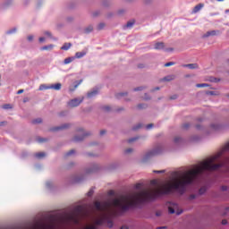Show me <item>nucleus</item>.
<instances>
[{
  "mask_svg": "<svg viewBox=\"0 0 229 229\" xmlns=\"http://www.w3.org/2000/svg\"><path fill=\"white\" fill-rule=\"evenodd\" d=\"M171 175V180L165 182H158L157 180H152L151 185L154 186L152 189L142 190V183H137L134 189L139 191L138 192H131L119 199H114L112 201H95L93 204L94 215L91 216V221L95 225L86 223L81 229H98L96 225H103L105 222H107L108 228H112L114 222L110 219V216L114 212L113 208L126 212V210L135 208L140 203L155 199V198H158L162 194H171L174 191L179 194H184L187 187L199 182V163L190 170L175 171Z\"/></svg>",
  "mask_w": 229,
  "mask_h": 229,
  "instance_id": "1",
  "label": "nucleus"
},
{
  "mask_svg": "<svg viewBox=\"0 0 229 229\" xmlns=\"http://www.w3.org/2000/svg\"><path fill=\"white\" fill-rule=\"evenodd\" d=\"M164 151V145L158 144L153 149L147 151L141 158L142 162H149L153 157H157V155H160Z\"/></svg>",
  "mask_w": 229,
  "mask_h": 229,
  "instance_id": "2",
  "label": "nucleus"
},
{
  "mask_svg": "<svg viewBox=\"0 0 229 229\" xmlns=\"http://www.w3.org/2000/svg\"><path fill=\"white\" fill-rule=\"evenodd\" d=\"M78 133H82V135H75L72 138V141L73 142H81V140H84L85 137H90V135H92L91 131H89L83 128V127H79L77 129Z\"/></svg>",
  "mask_w": 229,
  "mask_h": 229,
  "instance_id": "3",
  "label": "nucleus"
},
{
  "mask_svg": "<svg viewBox=\"0 0 229 229\" xmlns=\"http://www.w3.org/2000/svg\"><path fill=\"white\" fill-rule=\"evenodd\" d=\"M226 127L223 123H213L209 125L208 129L206 130V133L210 135V133H214V131H221L225 130Z\"/></svg>",
  "mask_w": 229,
  "mask_h": 229,
  "instance_id": "4",
  "label": "nucleus"
},
{
  "mask_svg": "<svg viewBox=\"0 0 229 229\" xmlns=\"http://www.w3.org/2000/svg\"><path fill=\"white\" fill-rule=\"evenodd\" d=\"M169 214H176V216H180L183 213V210L180 209V206L176 203H173L168 207Z\"/></svg>",
  "mask_w": 229,
  "mask_h": 229,
  "instance_id": "5",
  "label": "nucleus"
},
{
  "mask_svg": "<svg viewBox=\"0 0 229 229\" xmlns=\"http://www.w3.org/2000/svg\"><path fill=\"white\" fill-rule=\"evenodd\" d=\"M83 99H85L83 97L79 98L71 99L68 102V106H70L71 108H76V106H80V105H81V103H83Z\"/></svg>",
  "mask_w": 229,
  "mask_h": 229,
  "instance_id": "6",
  "label": "nucleus"
},
{
  "mask_svg": "<svg viewBox=\"0 0 229 229\" xmlns=\"http://www.w3.org/2000/svg\"><path fill=\"white\" fill-rule=\"evenodd\" d=\"M71 123H63L59 126H55L50 129V131H62L64 130H69Z\"/></svg>",
  "mask_w": 229,
  "mask_h": 229,
  "instance_id": "7",
  "label": "nucleus"
},
{
  "mask_svg": "<svg viewBox=\"0 0 229 229\" xmlns=\"http://www.w3.org/2000/svg\"><path fill=\"white\" fill-rule=\"evenodd\" d=\"M13 5V0H4L1 4L0 8L1 10H8L10 6Z\"/></svg>",
  "mask_w": 229,
  "mask_h": 229,
  "instance_id": "8",
  "label": "nucleus"
},
{
  "mask_svg": "<svg viewBox=\"0 0 229 229\" xmlns=\"http://www.w3.org/2000/svg\"><path fill=\"white\" fill-rule=\"evenodd\" d=\"M99 169V165L96 164V163H93L90 165L89 167H88L86 169V173L87 174H90V173H96V171H98Z\"/></svg>",
  "mask_w": 229,
  "mask_h": 229,
  "instance_id": "9",
  "label": "nucleus"
},
{
  "mask_svg": "<svg viewBox=\"0 0 229 229\" xmlns=\"http://www.w3.org/2000/svg\"><path fill=\"white\" fill-rule=\"evenodd\" d=\"M99 94V89L98 88H94L89 92H88L87 96L89 99H92V98H96Z\"/></svg>",
  "mask_w": 229,
  "mask_h": 229,
  "instance_id": "10",
  "label": "nucleus"
},
{
  "mask_svg": "<svg viewBox=\"0 0 229 229\" xmlns=\"http://www.w3.org/2000/svg\"><path fill=\"white\" fill-rule=\"evenodd\" d=\"M92 31H94V25L90 24L83 29L82 33H84V35H89L92 33Z\"/></svg>",
  "mask_w": 229,
  "mask_h": 229,
  "instance_id": "11",
  "label": "nucleus"
},
{
  "mask_svg": "<svg viewBox=\"0 0 229 229\" xmlns=\"http://www.w3.org/2000/svg\"><path fill=\"white\" fill-rule=\"evenodd\" d=\"M135 26V21H130L125 25L123 26V30L126 31V30H131Z\"/></svg>",
  "mask_w": 229,
  "mask_h": 229,
  "instance_id": "12",
  "label": "nucleus"
},
{
  "mask_svg": "<svg viewBox=\"0 0 229 229\" xmlns=\"http://www.w3.org/2000/svg\"><path fill=\"white\" fill-rule=\"evenodd\" d=\"M216 35H217V31L209 30L202 36V38H208V37H216Z\"/></svg>",
  "mask_w": 229,
  "mask_h": 229,
  "instance_id": "13",
  "label": "nucleus"
},
{
  "mask_svg": "<svg viewBox=\"0 0 229 229\" xmlns=\"http://www.w3.org/2000/svg\"><path fill=\"white\" fill-rule=\"evenodd\" d=\"M81 81H76L73 85L70 86L69 92H74V90L78 89L79 85H81Z\"/></svg>",
  "mask_w": 229,
  "mask_h": 229,
  "instance_id": "14",
  "label": "nucleus"
},
{
  "mask_svg": "<svg viewBox=\"0 0 229 229\" xmlns=\"http://www.w3.org/2000/svg\"><path fill=\"white\" fill-rule=\"evenodd\" d=\"M43 35H45V37H47L48 38H51L52 40H55V41L58 40L57 38L53 37V33H51V31L49 30H45L43 32Z\"/></svg>",
  "mask_w": 229,
  "mask_h": 229,
  "instance_id": "15",
  "label": "nucleus"
},
{
  "mask_svg": "<svg viewBox=\"0 0 229 229\" xmlns=\"http://www.w3.org/2000/svg\"><path fill=\"white\" fill-rule=\"evenodd\" d=\"M205 4H197L193 10H192V13H198V12H199L202 8H204Z\"/></svg>",
  "mask_w": 229,
  "mask_h": 229,
  "instance_id": "16",
  "label": "nucleus"
},
{
  "mask_svg": "<svg viewBox=\"0 0 229 229\" xmlns=\"http://www.w3.org/2000/svg\"><path fill=\"white\" fill-rule=\"evenodd\" d=\"M62 89V83L58 82L56 84H50V89L53 90H61Z\"/></svg>",
  "mask_w": 229,
  "mask_h": 229,
  "instance_id": "17",
  "label": "nucleus"
},
{
  "mask_svg": "<svg viewBox=\"0 0 229 229\" xmlns=\"http://www.w3.org/2000/svg\"><path fill=\"white\" fill-rule=\"evenodd\" d=\"M87 55V51L83 50L81 52H76L75 53V56H73V58H83V56H85Z\"/></svg>",
  "mask_w": 229,
  "mask_h": 229,
  "instance_id": "18",
  "label": "nucleus"
},
{
  "mask_svg": "<svg viewBox=\"0 0 229 229\" xmlns=\"http://www.w3.org/2000/svg\"><path fill=\"white\" fill-rule=\"evenodd\" d=\"M164 47H165V45L164 44V42H157L154 46V49H157V50L164 49Z\"/></svg>",
  "mask_w": 229,
  "mask_h": 229,
  "instance_id": "19",
  "label": "nucleus"
},
{
  "mask_svg": "<svg viewBox=\"0 0 229 229\" xmlns=\"http://www.w3.org/2000/svg\"><path fill=\"white\" fill-rule=\"evenodd\" d=\"M83 180H84L83 175H74L73 176V182L75 183H80V182H83Z\"/></svg>",
  "mask_w": 229,
  "mask_h": 229,
  "instance_id": "20",
  "label": "nucleus"
},
{
  "mask_svg": "<svg viewBox=\"0 0 229 229\" xmlns=\"http://www.w3.org/2000/svg\"><path fill=\"white\" fill-rule=\"evenodd\" d=\"M182 67H188V69H199L198 64H182Z\"/></svg>",
  "mask_w": 229,
  "mask_h": 229,
  "instance_id": "21",
  "label": "nucleus"
},
{
  "mask_svg": "<svg viewBox=\"0 0 229 229\" xmlns=\"http://www.w3.org/2000/svg\"><path fill=\"white\" fill-rule=\"evenodd\" d=\"M76 60V57L71 56L64 59V65H69V64H72V62H74Z\"/></svg>",
  "mask_w": 229,
  "mask_h": 229,
  "instance_id": "22",
  "label": "nucleus"
},
{
  "mask_svg": "<svg viewBox=\"0 0 229 229\" xmlns=\"http://www.w3.org/2000/svg\"><path fill=\"white\" fill-rule=\"evenodd\" d=\"M85 157H89V158H98L99 157L98 154H96L94 152H86L84 153Z\"/></svg>",
  "mask_w": 229,
  "mask_h": 229,
  "instance_id": "23",
  "label": "nucleus"
},
{
  "mask_svg": "<svg viewBox=\"0 0 229 229\" xmlns=\"http://www.w3.org/2000/svg\"><path fill=\"white\" fill-rule=\"evenodd\" d=\"M70 47H72V44H71V43H64L62 46L61 49H62V51H69Z\"/></svg>",
  "mask_w": 229,
  "mask_h": 229,
  "instance_id": "24",
  "label": "nucleus"
},
{
  "mask_svg": "<svg viewBox=\"0 0 229 229\" xmlns=\"http://www.w3.org/2000/svg\"><path fill=\"white\" fill-rule=\"evenodd\" d=\"M55 47V45L44 46L40 48L41 51H51Z\"/></svg>",
  "mask_w": 229,
  "mask_h": 229,
  "instance_id": "25",
  "label": "nucleus"
},
{
  "mask_svg": "<svg viewBox=\"0 0 229 229\" xmlns=\"http://www.w3.org/2000/svg\"><path fill=\"white\" fill-rule=\"evenodd\" d=\"M55 187V182L53 181H47L46 182V188L48 189V191H51Z\"/></svg>",
  "mask_w": 229,
  "mask_h": 229,
  "instance_id": "26",
  "label": "nucleus"
},
{
  "mask_svg": "<svg viewBox=\"0 0 229 229\" xmlns=\"http://www.w3.org/2000/svg\"><path fill=\"white\" fill-rule=\"evenodd\" d=\"M176 78L175 75H168L162 79V81H173Z\"/></svg>",
  "mask_w": 229,
  "mask_h": 229,
  "instance_id": "27",
  "label": "nucleus"
},
{
  "mask_svg": "<svg viewBox=\"0 0 229 229\" xmlns=\"http://www.w3.org/2000/svg\"><path fill=\"white\" fill-rule=\"evenodd\" d=\"M51 89V85L41 84L38 88V90H49Z\"/></svg>",
  "mask_w": 229,
  "mask_h": 229,
  "instance_id": "28",
  "label": "nucleus"
},
{
  "mask_svg": "<svg viewBox=\"0 0 229 229\" xmlns=\"http://www.w3.org/2000/svg\"><path fill=\"white\" fill-rule=\"evenodd\" d=\"M199 197V195H198V193H191L189 195L188 199L189 201H192L194 199H197Z\"/></svg>",
  "mask_w": 229,
  "mask_h": 229,
  "instance_id": "29",
  "label": "nucleus"
},
{
  "mask_svg": "<svg viewBox=\"0 0 229 229\" xmlns=\"http://www.w3.org/2000/svg\"><path fill=\"white\" fill-rule=\"evenodd\" d=\"M112 5V1L111 0H104L102 2V6H105V8H108V6Z\"/></svg>",
  "mask_w": 229,
  "mask_h": 229,
  "instance_id": "30",
  "label": "nucleus"
},
{
  "mask_svg": "<svg viewBox=\"0 0 229 229\" xmlns=\"http://www.w3.org/2000/svg\"><path fill=\"white\" fill-rule=\"evenodd\" d=\"M174 144H182V142H183V139H182V137H180V136H176L174 139Z\"/></svg>",
  "mask_w": 229,
  "mask_h": 229,
  "instance_id": "31",
  "label": "nucleus"
},
{
  "mask_svg": "<svg viewBox=\"0 0 229 229\" xmlns=\"http://www.w3.org/2000/svg\"><path fill=\"white\" fill-rule=\"evenodd\" d=\"M124 96H128V92H120L115 94V98L117 99H121V98H124Z\"/></svg>",
  "mask_w": 229,
  "mask_h": 229,
  "instance_id": "32",
  "label": "nucleus"
},
{
  "mask_svg": "<svg viewBox=\"0 0 229 229\" xmlns=\"http://www.w3.org/2000/svg\"><path fill=\"white\" fill-rule=\"evenodd\" d=\"M205 192H207V187L203 186V187H201V188L199 190V191H198L197 194H198L199 196H203V194H204Z\"/></svg>",
  "mask_w": 229,
  "mask_h": 229,
  "instance_id": "33",
  "label": "nucleus"
},
{
  "mask_svg": "<svg viewBox=\"0 0 229 229\" xmlns=\"http://www.w3.org/2000/svg\"><path fill=\"white\" fill-rule=\"evenodd\" d=\"M76 153V150L72 149L64 154V158H68V157H72Z\"/></svg>",
  "mask_w": 229,
  "mask_h": 229,
  "instance_id": "34",
  "label": "nucleus"
},
{
  "mask_svg": "<svg viewBox=\"0 0 229 229\" xmlns=\"http://www.w3.org/2000/svg\"><path fill=\"white\" fill-rule=\"evenodd\" d=\"M36 158H44L46 157V153L44 152H38L35 154Z\"/></svg>",
  "mask_w": 229,
  "mask_h": 229,
  "instance_id": "35",
  "label": "nucleus"
},
{
  "mask_svg": "<svg viewBox=\"0 0 229 229\" xmlns=\"http://www.w3.org/2000/svg\"><path fill=\"white\" fill-rule=\"evenodd\" d=\"M105 26H106V24H105V22H100V23H98L97 29L98 30V31H101V30H105Z\"/></svg>",
  "mask_w": 229,
  "mask_h": 229,
  "instance_id": "36",
  "label": "nucleus"
},
{
  "mask_svg": "<svg viewBox=\"0 0 229 229\" xmlns=\"http://www.w3.org/2000/svg\"><path fill=\"white\" fill-rule=\"evenodd\" d=\"M199 140V135H193L191 137V142H198Z\"/></svg>",
  "mask_w": 229,
  "mask_h": 229,
  "instance_id": "37",
  "label": "nucleus"
},
{
  "mask_svg": "<svg viewBox=\"0 0 229 229\" xmlns=\"http://www.w3.org/2000/svg\"><path fill=\"white\" fill-rule=\"evenodd\" d=\"M13 33H17V28H13V29L7 30V32H6L7 35H13Z\"/></svg>",
  "mask_w": 229,
  "mask_h": 229,
  "instance_id": "38",
  "label": "nucleus"
},
{
  "mask_svg": "<svg viewBox=\"0 0 229 229\" xmlns=\"http://www.w3.org/2000/svg\"><path fill=\"white\" fill-rule=\"evenodd\" d=\"M142 128V123H137L132 127L133 131H137V130H140Z\"/></svg>",
  "mask_w": 229,
  "mask_h": 229,
  "instance_id": "39",
  "label": "nucleus"
},
{
  "mask_svg": "<svg viewBox=\"0 0 229 229\" xmlns=\"http://www.w3.org/2000/svg\"><path fill=\"white\" fill-rule=\"evenodd\" d=\"M33 124H40L42 123V118H36L32 121Z\"/></svg>",
  "mask_w": 229,
  "mask_h": 229,
  "instance_id": "40",
  "label": "nucleus"
},
{
  "mask_svg": "<svg viewBox=\"0 0 229 229\" xmlns=\"http://www.w3.org/2000/svg\"><path fill=\"white\" fill-rule=\"evenodd\" d=\"M196 87L198 89H203L204 87H208V84H207V83H200V84H197Z\"/></svg>",
  "mask_w": 229,
  "mask_h": 229,
  "instance_id": "41",
  "label": "nucleus"
},
{
  "mask_svg": "<svg viewBox=\"0 0 229 229\" xmlns=\"http://www.w3.org/2000/svg\"><path fill=\"white\" fill-rule=\"evenodd\" d=\"M144 89H146L145 86H140L138 88H135L133 90H134V92H139L140 90H144Z\"/></svg>",
  "mask_w": 229,
  "mask_h": 229,
  "instance_id": "42",
  "label": "nucleus"
},
{
  "mask_svg": "<svg viewBox=\"0 0 229 229\" xmlns=\"http://www.w3.org/2000/svg\"><path fill=\"white\" fill-rule=\"evenodd\" d=\"M73 21H74V16L66 17V22H73Z\"/></svg>",
  "mask_w": 229,
  "mask_h": 229,
  "instance_id": "43",
  "label": "nucleus"
},
{
  "mask_svg": "<svg viewBox=\"0 0 229 229\" xmlns=\"http://www.w3.org/2000/svg\"><path fill=\"white\" fill-rule=\"evenodd\" d=\"M138 108H139L140 110H142V109H144V108H148V105H146V104H139V105H138Z\"/></svg>",
  "mask_w": 229,
  "mask_h": 229,
  "instance_id": "44",
  "label": "nucleus"
},
{
  "mask_svg": "<svg viewBox=\"0 0 229 229\" xmlns=\"http://www.w3.org/2000/svg\"><path fill=\"white\" fill-rule=\"evenodd\" d=\"M135 140H139V137H133L128 140L129 144H131V142H135Z\"/></svg>",
  "mask_w": 229,
  "mask_h": 229,
  "instance_id": "45",
  "label": "nucleus"
},
{
  "mask_svg": "<svg viewBox=\"0 0 229 229\" xmlns=\"http://www.w3.org/2000/svg\"><path fill=\"white\" fill-rule=\"evenodd\" d=\"M117 13H118L119 15H124V13H126V10H125V9H119V10L117 11Z\"/></svg>",
  "mask_w": 229,
  "mask_h": 229,
  "instance_id": "46",
  "label": "nucleus"
},
{
  "mask_svg": "<svg viewBox=\"0 0 229 229\" xmlns=\"http://www.w3.org/2000/svg\"><path fill=\"white\" fill-rule=\"evenodd\" d=\"M4 110H10L12 108V106L10 104H5L2 106Z\"/></svg>",
  "mask_w": 229,
  "mask_h": 229,
  "instance_id": "47",
  "label": "nucleus"
},
{
  "mask_svg": "<svg viewBox=\"0 0 229 229\" xmlns=\"http://www.w3.org/2000/svg\"><path fill=\"white\" fill-rule=\"evenodd\" d=\"M93 194H94V188H91L87 193V195L89 196V198H90L92 197Z\"/></svg>",
  "mask_w": 229,
  "mask_h": 229,
  "instance_id": "48",
  "label": "nucleus"
},
{
  "mask_svg": "<svg viewBox=\"0 0 229 229\" xmlns=\"http://www.w3.org/2000/svg\"><path fill=\"white\" fill-rule=\"evenodd\" d=\"M175 62H169V63H166L165 64V67H171L172 65H175Z\"/></svg>",
  "mask_w": 229,
  "mask_h": 229,
  "instance_id": "49",
  "label": "nucleus"
},
{
  "mask_svg": "<svg viewBox=\"0 0 229 229\" xmlns=\"http://www.w3.org/2000/svg\"><path fill=\"white\" fill-rule=\"evenodd\" d=\"M153 173H156L157 174H162L165 173V170H154Z\"/></svg>",
  "mask_w": 229,
  "mask_h": 229,
  "instance_id": "50",
  "label": "nucleus"
},
{
  "mask_svg": "<svg viewBox=\"0 0 229 229\" xmlns=\"http://www.w3.org/2000/svg\"><path fill=\"white\" fill-rule=\"evenodd\" d=\"M143 99L145 101H149V99H151V97H149V95H148V93H145Z\"/></svg>",
  "mask_w": 229,
  "mask_h": 229,
  "instance_id": "51",
  "label": "nucleus"
},
{
  "mask_svg": "<svg viewBox=\"0 0 229 229\" xmlns=\"http://www.w3.org/2000/svg\"><path fill=\"white\" fill-rule=\"evenodd\" d=\"M125 153H126L127 155H130V153H133V148H126V149H125Z\"/></svg>",
  "mask_w": 229,
  "mask_h": 229,
  "instance_id": "52",
  "label": "nucleus"
},
{
  "mask_svg": "<svg viewBox=\"0 0 229 229\" xmlns=\"http://www.w3.org/2000/svg\"><path fill=\"white\" fill-rule=\"evenodd\" d=\"M33 38H35V37L33 35H29L27 37V40H29V42H33Z\"/></svg>",
  "mask_w": 229,
  "mask_h": 229,
  "instance_id": "53",
  "label": "nucleus"
},
{
  "mask_svg": "<svg viewBox=\"0 0 229 229\" xmlns=\"http://www.w3.org/2000/svg\"><path fill=\"white\" fill-rule=\"evenodd\" d=\"M103 109L106 111V112H110L112 110V107H110L109 106H106L103 107Z\"/></svg>",
  "mask_w": 229,
  "mask_h": 229,
  "instance_id": "54",
  "label": "nucleus"
},
{
  "mask_svg": "<svg viewBox=\"0 0 229 229\" xmlns=\"http://www.w3.org/2000/svg\"><path fill=\"white\" fill-rule=\"evenodd\" d=\"M210 81H212L213 83H217L219 80L217 78L211 77Z\"/></svg>",
  "mask_w": 229,
  "mask_h": 229,
  "instance_id": "55",
  "label": "nucleus"
},
{
  "mask_svg": "<svg viewBox=\"0 0 229 229\" xmlns=\"http://www.w3.org/2000/svg\"><path fill=\"white\" fill-rule=\"evenodd\" d=\"M100 12L99 11H95L93 12L92 15L93 17H98V15H99Z\"/></svg>",
  "mask_w": 229,
  "mask_h": 229,
  "instance_id": "56",
  "label": "nucleus"
},
{
  "mask_svg": "<svg viewBox=\"0 0 229 229\" xmlns=\"http://www.w3.org/2000/svg\"><path fill=\"white\" fill-rule=\"evenodd\" d=\"M221 191H223V192H226V191H228V186H222Z\"/></svg>",
  "mask_w": 229,
  "mask_h": 229,
  "instance_id": "57",
  "label": "nucleus"
},
{
  "mask_svg": "<svg viewBox=\"0 0 229 229\" xmlns=\"http://www.w3.org/2000/svg\"><path fill=\"white\" fill-rule=\"evenodd\" d=\"M47 140V139H44V138H39V139H38V142H40V143H42V142H46Z\"/></svg>",
  "mask_w": 229,
  "mask_h": 229,
  "instance_id": "58",
  "label": "nucleus"
},
{
  "mask_svg": "<svg viewBox=\"0 0 229 229\" xmlns=\"http://www.w3.org/2000/svg\"><path fill=\"white\" fill-rule=\"evenodd\" d=\"M60 117H64V115H67V111H63L59 114Z\"/></svg>",
  "mask_w": 229,
  "mask_h": 229,
  "instance_id": "59",
  "label": "nucleus"
},
{
  "mask_svg": "<svg viewBox=\"0 0 229 229\" xmlns=\"http://www.w3.org/2000/svg\"><path fill=\"white\" fill-rule=\"evenodd\" d=\"M153 3V0H144L145 4H151Z\"/></svg>",
  "mask_w": 229,
  "mask_h": 229,
  "instance_id": "60",
  "label": "nucleus"
},
{
  "mask_svg": "<svg viewBox=\"0 0 229 229\" xmlns=\"http://www.w3.org/2000/svg\"><path fill=\"white\" fill-rule=\"evenodd\" d=\"M147 130H151L153 128V123H149L146 126Z\"/></svg>",
  "mask_w": 229,
  "mask_h": 229,
  "instance_id": "61",
  "label": "nucleus"
},
{
  "mask_svg": "<svg viewBox=\"0 0 229 229\" xmlns=\"http://www.w3.org/2000/svg\"><path fill=\"white\" fill-rule=\"evenodd\" d=\"M39 42H40L41 44L44 43V42H46V38H44V37L39 38Z\"/></svg>",
  "mask_w": 229,
  "mask_h": 229,
  "instance_id": "62",
  "label": "nucleus"
},
{
  "mask_svg": "<svg viewBox=\"0 0 229 229\" xmlns=\"http://www.w3.org/2000/svg\"><path fill=\"white\" fill-rule=\"evenodd\" d=\"M98 142L97 141H93V142H90L89 143V146H98Z\"/></svg>",
  "mask_w": 229,
  "mask_h": 229,
  "instance_id": "63",
  "label": "nucleus"
},
{
  "mask_svg": "<svg viewBox=\"0 0 229 229\" xmlns=\"http://www.w3.org/2000/svg\"><path fill=\"white\" fill-rule=\"evenodd\" d=\"M189 126H191L190 123H184V124H183V128H184L185 130H187V128H189Z\"/></svg>",
  "mask_w": 229,
  "mask_h": 229,
  "instance_id": "64",
  "label": "nucleus"
}]
</instances>
